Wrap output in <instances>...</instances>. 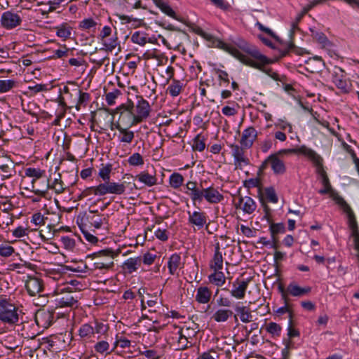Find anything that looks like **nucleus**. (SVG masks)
<instances>
[{
    "label": "nucleus",
    "mask_w": 359,
    "mask_h": 359,
    "mask_svg": "<svg viewBox=\"0 0 359 359\" xmlns=\"http://www.w3.org/2000/svg\"><path fill=\"white\" fill-rule=\"evenodd\" d=\"M23 312L10 298L0 297V322L13 326L18 325Z\"/></svg>",
    "instance_id": "nucleus-2"
},
{
    "label": "nucleus",
    "mask_w": 359,
    "mask_h": 359,
    "mask_svg": "<svg viewBox=\"0 0 359 359\" xmlns=\"http://www.w3.org/2000/svg\"><path fill=\"white\" fill-rule=\"evenodd\" d=\"M257 131L252 126L244 129L240 140V144L250 149L257 137Z\"/></svg>",
    "instance_id": "nucleus-13"
},
{
    "label": "nucleus",
    "mask_w": 359,
    "mask_h": 359,
    "mask_svg": "<svg viewBox=\"0 0 359 359\" xmlns=\"http://www.w3.org/2000/svg\"><path fill=\"white\" fill-rule=\"evenodd\" d=\"M184 193L190 196L194 205H196L197 201L201 198V190L197 187L196 182L189 181L184 186Z\"/></svg>",
    "instance_id": "nucleus-23"
},
{
    "label": "nucleus",
    "mask_w": 359,
    "mask_h": 359,
    "mask_svg": "<svg viewBox=\"0 0 359 359\" xmlns=\"http://www.w3.org/2000/svg\"><path fill=\"white\" fill-rule=\"evenodd\" d=\"M212 292L208 286H200L196 290L195 300L201 304H206L211 299Z\"/></svg>",
    "instance_id": "nucleus-25"
},
{
    "label": "nucleus",
    "mask_w": 359,
    "mask_h": 359,
    "mask_svg": "<svg viewBox=\"0 0 359 359\" xmlns=\"http://www.w3.org/2000/svg\"><path fill=\"white\" fill-rule=\"evenodd\" d=\"M14 252L15 249L11 245L6 243L0 244V256L8 257L11 256Z\"/></svg>",
    "instance_id": "nucleus-62"
},
{
    "label": "nucleus",
    "mask_w": 359,
    "mask_h": 359,
    "mask_svg": "<svg viewBox=\"0 0 359 359\" xmlns=\"http://www.w3.org/2000/svg\"><path fill=\"white\" fill-rule=\"evenodd\" d=\"M233 311L226 309H219L212 315V319L217 323L226 322L231 316Z\"/></svg>",
    "instance_id": "nucleus-36"
},
{
    "label": "nucleus",
    "mask_w": 359,
    "mask_h": 359,
    "mask_svg": "<svg viewBox=\"0 0 359 359\" xmlns=\"http://www.w3.org/2000/svg\"><path fill=\"white\" fill-rule=\"evenodd\" d=\"M137 100L135 105V114L141 123L149 116L151 109L149 102L142 96H137Z\"/></svg>",
    "instance_id": "nucleus-7"
},
{
    "label": "nucleus",
    "mask_w": 359,
    "mask_h": 359,
    "mask_svg": "<svg viewBox=\"0 0 359 359\" xmlns=\"http://www.w3.org/2000/svg\"><path fill=\"white\" fill-rule=\"evenodd\" d=\"M61 244L69 250H73L75 246V240L69 236H62L60 238Z\"/></svg>",
    "instance_id": "nucleus-64"
},
{
    "label": "nucleus",
    "mask_w": 359,
    "mask_h": 359,
    "mask_svg": "<svg viewBox=\"0 0 359 359\" xmlns=\"http://www.w3.org/2000/svg\"><path fill=\"white\" fill-rule=\"evenodd\" d=\"M311 291V287L309 286L300 287L296 282L293 281L288 284L287 286V294L294 297H304Z\"/></svg>",
    "instance_id": "nucleus-19"
},
{
    "label": "nucleus",
    "mask_w": 359,
    "mask_h": 359,
    "mask_svg": "<svg viewBox=\"0 0 359 359\" xmlns=\"http://www.w3.org/2000/svg\"><path fill=\"white\" fill-rule=\"evenodd\" d=\"M217 47L224 50L231 55H232L233 57L237 58L238 60H242L245 62V58L243 57L241 55V52L239 51L237 48L227 44L226 43L224 42L222 40H217Z\"/></svg>",
    "instance_id": "nucleus-32"
},
{
    "label": "nucleus",
    "mask_w": 359,
    "mask_h": 359,
    "mask_svg": "<svg viewBox=\"0 0 359 359\" xmlns=\"http://www.w3.org/2000/svg\"><path fill=\"white\" fill-rule=\"evenodd\" d=\"M60 48L53 51L52 59H62L68 57L72 54V50L69 48L65 44L60 45Z\"/></svg>",
    "instance_id": "nucleus-41"
},
{
    "label": "nucleus",
    "mask_w": 359,
    "mask_h": 359,
    "mask_svg": "<svg viewBox=\"0 0 359 359\" xmlns=\"http://www.w3.org/2000/svg\"><path fill=\"white\" fill-rule=\"evenodd\" d=\"M290 154L302 155L310 160L314 165H320L321 162L323 161V158L320 155H319L315 150L304 144L292 149H282L278 151L272 153V154H276L277 157L280 158L283 155Z\"/></svg>",
    "instance_id": "nucleus-3"
},
{
    "label": "nucleus",
    "mask_w": 359,
    "mask_h": 359,
    "mask_svg": "<svg viewBox=\"0 0 359 359\" xmlns=\"http://www.w3.org/2000/svg\"><path fill=\"white\" fill-rule=\"evenodd\" d=\"M269 165H270L271 170L276 175H281L286 172L284 161L280 157H277L276 154H271L259 165L258 175L264 172Z\"/></svg>",
    "instance_id": "nucleus-6"
},
{
    "label": "nucleus",
    "mask_w": 359,
    "mask_h": 359,
    "mask_svg": "<svg viewBox=\"0 0 359 359\" xmlns=\"http://www.w3.org/2000/svg\"><path fill=\"white\" fill-rule=\"evenodd\" d=\"M298 20L299 19L291 24V28L289 32L290 41L286 43L285 49L282 51V56H285L290 51H293L297 55H303L305 53L304 49L296 47L293 41L294 32L299 29Z\"/></svg>",
    "instance_id": "nucleus-10"
},
{
    "label": "nucleus",
    "mask_w": 359,
    "mask_h": 359,
    "mask_svg": "<svg viewBox=\"0 0 359 359\" xmlns=\"http://www.w3.org/2000/svg\"><path fill=\"white\" fill-rule=\"evenodd\" d=\"M187 214L189 216V223L195 226L197 230L203 229L206 224L207 217L205 212L201 211H188Z\"/></svg>",
    "instance_id": "nucleus-15"
},
{
    "label": "nucleus",
    "mask_w": 359,
    "mask_h": 359,
    "mask_svg": "<svg viewBox=\"0 0 359 359\" xmlns=\"http://www.w3.org/2000/svg\"><path fill=\"white\" fill-rule=\"evenodd\" d=\"M229 147L231 148V156L233 158L243 153H246V150L249 149L248 148H245L242 145H238L236 144H231L229 145Z\"/></svg>",
    "instance_id": "nucleus-59"
},
{
    "label": "nucleus",
    "mask_w": 359,
    "mask_h": 359,
    "mask_svg": "<svg viewBox=\"0 0 359 359\" xmlns=\"http://www.w3.org/2000/svg\"><path fill=\"white\" fill-rule=\"evenodd\" d=\"M109 184L111 194L121 195L125 193L126 187L124 182L118 183L109 180Z\"/></svg>",
    "instance_id": "nucleus-45"
},
{
    "label": "nucleus",
    "mask_w": 359,
    "mask_h": 359,
    "mask_svg": "<svg viewBox=\"0 0 359 359\" xmlns=\"http://www.w3.org/2000/svg\"><path fill=\"white\" fill-rule=\"evenodd\" d=\"M238 46L244 52L247 53L252 57L257 60L255 61L251 57L241 53L242 56L246 59L245 62L242 60H239L242 63L251 67L258 69L274 79H277L276 77L278 75L273 72L271 69L264 67V65L269 64L270 61L265 55L260 53L256 47L248 43L245 41H241L238 44Z\"/></svg>",
    "instance_id": "nucleus-1"
},
{
    "label": "nucleus",
    "mask_w": 359,
    "mask_h": 359,
    "mask_svg": "<svg viewBox=\"0 0 359 359\" xmlns=\"http://www.w3.org/2000/svg\"><path fill=\"white\" fill-rule=\"evenodd\" d=\"M235 311L238 315H239L241 322L248 323L252 320V316L246 306L237 305L235 308Z\"/></svg>",
    "instance_id": "nucleus-40"
},
{
    "label": "nucleus",
    "mask_w": 359,
    "mask_h": 359,
    "mask_svg": "<svg viewBox=\"0 0 359 359\" xmlns=\"http://www.w3.org/2000/svg\"><path fill=\"white\" fill-rule=\"evenodd\" d=\"M104 262H101L100 261L95 260L93 264V267L90 268V273L95 274L97 271H100V273L104 274L113 268L114 263L112 257H108Z\"/></svg>",
    "instance_id": "nucleus-24"
},
{
    "label": "nucleus",
    "mask_w": 359,
    "mask_h": 359,
    "mask_svg": "<svg viewBox=\"0 0 359 359\" xmlns=\"http://www.w3.org/2000/svg\"><path fill=\"white\" fill-rule=\"evenodd\" d=\"M115 128L119 133L118 140L121 143L129 144L133 142L135 137V133L133 131L129 130L130 128H127L126 126L123 127L118 123L115 125Z\"/></svg>",
    "instance_id": "nucleus-21"
},
{
    "label": "nucleus",
    "mask_w": 359,
    "mask_h": 359,
    "mask_svg": "<svg viewBox=\"0 0 359 359\" xmlns=\"http://www.w3.org/2000/svg\"><path fill=\"white\" fill-rule=\"evenodd\" d=\"M56 31V35L64 41L70 38L72 27L67 23H62L54 28Z\"/></svg>",
    "instance_id": "nucleus-35"
},
{
    "label": "nucleus",
    "mask_w": 359,
    "mask_h": 359,
    "mask_svg": "<svg viewBox=\"0 0 359 359\" xmlns=\"http://www.w3.org/2000/svg\"><path fill=\"white\" fill-rule=\"evenodd\" d=\"M86 191L88 194L98 196L111 194L109 181H104L102 183H100L97 186L88 187Z\"/></svg>",
    "instance_id": "nucleus-26"
},
{
    "label": "nucleus",
    "mask_w": 359,
    "mask_h": 359,
    "mask_svg": "<svg viewBox=\"0 0 359 359\" xmlns=\"http://www.w3.org/2000/svg\"><path fill=\"white\" fill-rule=\"evenodd\" d=\"M201 198L200 201H197V203H201L203 198H205L207 202L212 204L218 203L224 200V196L213 187H209L202 189Z\"/></svg>",
    "instance_id": "nucleus-12"
},
{
    "label": "nucleus",
    "mask_w": 359,
    "mask_h": 359,
    "mask_svg": "<svg viewBox=\"0 0 359 359\" xmlns=\"http://www.w3.org/2000/svg\"><path fill=\"white\" fill-rule=\"evenodd\" d=\"M135 178L144 185L151 187L157 184V177L156 174H150L147 171L140 172Z\"/></svg>",
    "instance_id": "nucleus-28"
},
{
    "label": "nucleus",
    "mask_w": 359,
    "mask_h": 359,
    "mask_svg": "<svg viewBox=\"0 0 359 359\" xmlns=\"http://www.w3.org/2000/svg\"><path fill=\"white\" fill-rule=\"evenodd\" d=\"M332 81L342 93H348L349 86L347 80L345 79L344 71L338 67H334L332 73Z\"/></svg>",
    "instance_id": "nucleus-11"
},
{
    "label": "nucleus",
    "mask_w": 359,
    "mask_h": 359,
    "mask_svg": "<svg viewBox=\"0 0 359 359\" xmlns=\"http://www.w3.org/2000/svg\"><path fill=\"white\" fill-rule=\"evenodd\" d=\"M264 194L267 198V200L272 203H276L278 201V198L276 195V191L273 187H266L264 189Z\"/></svg>",
    "instance_id": "nucleus-58"
},
{
    "label": "nucleus",
    "mask_w": 359,
    "mask_h": 359,
    "mask_svg": "<svg viewBox=\"0 0 359 359\" xmlns=\"http://www.w3.org/2000/svg\"><path fill=\"white\" fill-rule=\"evenodd\" d=\"M34 320L39 327L47 329L53 323L54 313L49 310L40 309L36 313Z\"/></svg>",
    "instance_id": "nucleus-9"
},
{
    "label": "nucleus",
    "mask_w": 359,
    "mask_h": 359,
    "mask_svg": "<svg viewBox=\"0 0 359 359\" xmlns=\"http://www.w3.org/2000/svg\"><path fill=\"white\" fill-rule=\"evenodd\" d=\"M92 327L93 329V334H97L99 335L97 338H100L101 335L105 334L109 330L108 324L98 320H95L93 323Z\"/></svg>",
    "instance_id": "nucleus-43"
},
{
    "label": "nucleus",
    "mask_w": 359,
    "mask_h": 359,
    "mask_svg": "<svg viewBox=\"0 0 359 359\" xmlns=\"http://www.w3.org/2000/svg\"><path fill=\"white\" fill-rule=\"evenodd\" d=\"M236 208H241L245 214H252L257 208L255 201L250 196H240Z\"/></svg>",
    "instance_id": "nucleus-17"
},
{
    "label": "nucleus",
    "mask_w": 359,
    "mask_h": 359,
    "mask_svg": "<svg viewBox=\"0 0 359 359\" xmlns=\"http://www.w3.org/2000/svg\"><path fill=\"white\" fill-rule=\"evenodd\" d=\"M141 262V257H130L123 262V269L128 273H132L138 269L140 266Z\"/></svg>",
    "instance_id": "nucleus-31"
},
{
    "label": "nucleus",
    "mask_w": 359,
    "mask_h": 359,
    "mask_svg": "<svg viewBox=\"0 0 359 359\" xmlns=\"http://www.w3.org/2000/svg\"><path fill=\"white\" fill-rule=\"evenodd\" d=\"M87 219L90 225L96 229H101L104 222H107L106 218L102 217L101 215H88Z\"/></svg>",
    "instance_id": "nucleus-48"
},
{
    "label": "nucleus",
    "mask_w": 359,
    "mask_h": 359,
    "mask_svg": "<svg viewBox=\"0 0 359 359\" xmlns=\"http://www.w3.org/2000/svg\"><path fill=\"white\" fill-rule=\"evenodd\" d=\"M184 181V177L179 172H173L169 177L170 186L175 189H179L183 184Z\"/></svg>",
    "instance_id": "nucleus-42"
},
{
    "label": "nucleus",
    "mask_w": 359,
    "mask_h": 359,
    "mask_svg": "<svg viewBox=\"0 0 359 359\" xmlns=\"http://www.w3.org/2000/svg\"><path fill=\"white\" fill-rule=\"evenodd\" d=\"M210 268L213 271L222 270L223 269V257L219 246L215 248L213 258L210 264Z\"/></svg>",
    "instance_id": "nucleus-34"
},
{
    "label": "nucleus",
    "mask_w": 359,
    "mask_h": 359,
    "mask_svg": "<svg viewBox=\"0 0 359 359\" xmlns=\"http://www.w3.org/2000/svg\"><path fill=\"white\" fill-rule=\"evenodd\" d=\"M249 164L250 160L248 158L246 153H243L233 158V165H235V169L242 170L244 166Z\"/></svg>",
    "instance_id": "nucleus-47"
},
{
    "label": "nucleus",
    "mask_w": 359,
    "mask_h": 359,
    "mask_svg": "<svg viewBox=\"0 0 359 359\" xmlns=\"http://www.w3.org/2000/svg\"><path fill=\"white\" fill-rule=\"evenodd\" d=\"M90 94L88 93L82 92L81 90L79 91V100L76 106V109L79 111L80 109V106H86L88 102L90 100Z\"/></svg>",
    "instance_id": "nucleus-60"
},
{
    "label": "nucleus",
    "mask_w": 359,
    "mask_h": 359,
    "mask_svg": "<svg viewBox=\"0 0 359 359\" xmlns=\"http://www.w3.org/2000/svg\"><path fill=\"white\" fill-rule=\"evenodd\" d=\"M248 284L249 280H241L237 287H236V283H233V288L230 291L231 295L238 299H243L245 297Z\"/></svg>",
    "instance_id": "nucleus-27"
},
{
    "label": "nucleus",
    "mask_w": 359,
    "mask_h": 359,
    "mask_svg": "<svg viewBox=\"0 0 359 359\" xmlns=\"http://www.w3.org/2000/svg\"><path fill=\"white\" fill-rule=\"evenodd\" d=\"M131 41L140 46H144L147 42L145 34L140 32H134L131 36Z\"/></svg>",
    "instance_id": "nucleus-56"
},
{
    "label": "nucleus",
    "mask_w": 359,
    "mask_h": 359,
    "mask_svg": "<svg viewBox=\"0 0 359 359\" xmlns=\"http://www.w3.org/2000/svg\"><path fill=\"white\" fill-rule=\"evenodd\" d=\"M79 336L83 340H89L93 337V329L92 327V324L90 323H84L81 325L78 330Z\"/></svg>",
    "instance_id": "nucleus-38"
},
{
    "label": "nucleus",
    "mask_w": 359,
    "mask_h": 359,
    "mask_svg": "<svg viewBox=\"0 0 359 359\" xmlns=\"http://www.w3.org/2000/svg\"><path fill=\"white\" fill-rule=\"evenodd\" d=\"M182 88V84L180 81L173 80L172 83L168 87V92L172 97L180 95Z\"/></svg>",
    "instance_id": "nucleus-50"
},
{
    "label": "nucleus",
    "mask_w": 359,
    "mask_h": 359,
    "mask_svg": "<svg viewBox=\"0 0 359 359\" xmlns=\"http://www.w3.org/2000/svg\"><path fill=\"white\" fill-rule=\"evenodd\" d=\"M94 258L96 261H100L101 262H105L108 257H112L114 258V253L111 250H103L93 254Z\"/></svg>",
    "instance_id": "nucleus-52"
},
{
    "label": "nucleus",
    "mask_w": 359,
    "mask_h": 359,
    "mask_svg": "<svg viewBox=\"0 0 359 359\" xmlns=\"http://www.w3.org/2000/svg\"><path fill=\"white\" fill-rule=\"evenodd\" d=\"M116 113H119V123L127 128H131L138 123L140 121L135 114L134 103L129 100L126 104H122L116 109Z\"/></svg>",
    "instance_id": "nucleus-4"
},
{
    "label": "nucleus",
    "mask_w": 359,
    "mask_h": 359,
    "mask_svg": "<svg viewBox=\"0 0 359 359\" xmlns=\"http://www.w3.org/2000/svg\"><path fill=\"white\" fill-rule=\"evenodd\" d=\"M27 90L31 96H34L39 93L47 92L50 90V88L48 84L35 83L34 85L28 86Z\"/></svg>",
    "instance_id": "nucleus-44"
},
{
    "label": "nucleus",
    "mask_w": 359,
    "mask_h": 359,
    "mask_svg": "<svg viewBox=\"0 0 359 359\" xmlns=\"http://www.w3.org/2000/svg\"><path fill=\"white\" fill-rule=\"evenodd\" d=\"M118 38L116 36L111 37L108 41H104L103 45L104 48H100V50H105L107 51L111 52L117 46Z\"/></svg>",
    "instance_id": "nucleus-63"
},
{
    "label": "nucleus",
    "mask_w": 359,
    "mask_h": 359,
    "mask_svg": "<svg viewBox=\"0 0 359 359\" xmlns=\"http://www.w3.org/2000/svg\"><path fill=\"white\" fill-rule=\"evenodd\" d=\"M55 302L57 307L74 308L77 306L78 297L74 296L72 293L69 292L63 294L61 297H56Z\"/></svg>",
    "instance_id": "nucleus-16"
},
{
    "label": "nucleus",
    "mask_w": 359,
    "mask_h": 359,
    "mask_svg": "<svg viewBox=\"0 0 359 359\" xmlns=\"http://www.w3.org/2000/svg\"><path fill=\"white\" fill-rule=\"evenodd\" d=\"M130 165L140 166L144 164L143 157L139 153H134L128 159Z\"/></svg>",
    "instance_id": "nucleus-57"
},
{
    "label": "nucleus",
    "mask_w": 359,
    "mask_h": 359,
    "mask_svg": "<svg viewBox=\"0 0 359 359\" xmlns=\"http://www.w3.org/2000/svg\"><path fill=\"white\" fill-rule=\"evenodd\" d=\"M152 1L164 14L177 21H180V18L177 16L176 13L167 2L163 0H152Z\"/></svg>",
    "instance_id": "nucleus-30"
},
{
    "label": "nucleus",
    "mask_w": 359,
    "mask_h": 359,
    "mask_svg": "<svg viewBox=\"0 0 359 359\" xmlns=\"http://www.w3.org/2000/svg\"><path fill=\"white\" fill-rule=\"evenodd\" d=\"M269 230L273 241L272 248H276V235L278 233H283L285 231V227L283 223H272L269 226Z\"/></svg>",
    "instance_id": "nucleus-37"
},
{
    "label": "nucleus",
    "mask_w": 359,
    "mask_h": 359,
    "mask_svg": "<svg viewBox=\"0 0 359 359\" xmlns=\"http://www.w3.org/2000/svg\"><path fill=\"white\" fill-rule=\"evenodd\" d=\"M304 69L310 73L321 72L325 67V64L323 59L319 56L309 57L304 62Z\"/></svg>",
    "instance_id": "nucleus-14"
},
{
    "label": "nucleus",
    "mask_w": 359,
    "mask_h": 359,
    "mask_svg": "<svg viewBox=\"0 0 359 359\" xmlns=\"http://www.w3.org/2000/svg\"><path fill=\"white\" fill-rule=\"evenodd\" d=\"M58 175L59 177H60V175L59 174ZM53 189L55 192L57 194L62 193L65 190V187H63V182L60 180V178H55L51 185L49 184V180H48L46 189Z\"/></svg>",
    "instance_id": "nucleus-49"
},
{
    "label": "nucleus",
    "mask_w": 359,
    "mask_h": 359,
    "mask_svg": "<svg viewBox=\"0 0 359 359\" xmlns=\"http://www.w3.org/2000/svg\"><path fill=\"white\" fill-rule=\"evenodd\" d=\"M340 208L347 214L348 217V224L349 228L351 229V235L358 233L359 229L358 226L357 221L354 215L353 211L352 210L350 205L345 201V205H338Z\"/></svg>",
    "instance_id": "nucleus-22"
},
{
    "label": "nucleus",
    "mask_w": 359,
    "mask_h": 359,
    "mask_svg": "<svg viewBox=\"0 0 359 359\" xmlns=\"http://www.w3.org/2000/svg\"><path fill=\"white\" fill-rule=\"evenodd\" d=\"M45 174V170L35 168H27L25 170L26 177H32L35 179L41 178Z\"/></svg>",
    "instance_id": "nucleus-53"
},
{
    "label": "nucleus",
    "mask_w": 359,
    "mask_h": 359,
    "mask_svg": "<svg viewBox=\"0 0 359 359\" xmlns=\"http://www.w3.org/2000/svg\"><path fill=\"white\" fill-rule=\"evenodd\" d=\"M323 161L321 162L320 165H316L317 167V171L321 176V183L323 185V188L318 191V193L321 195L330 194V198L337 205H345L344 198L341 196L339 193L334 190L330 182V180L326 174V172L323 170Z\"/></svg>",
    "instance_id": "nucleus-5"
},
{
    "label": "nucleus",
    "mask_w": 359,
    "mask_h": 359,
    "mask_svg": "<svg viewBox=\"0 0 359 359\" xmlns=\"http://www.w3.org/2000/svg\"><path fill=\"white\" fill-rule=\"evenodd\" d=\"M112 170V165L107 163L105 165L102 164V167L100 168L98 172V176L102 180V181L110 180V174Z\"/></svg>",
    "instance_id": "nucleus-46"
},
{
    "label": "nucleus",
    "mask_w": 359,
    "mask_h": 359,
    "mask_svg": "<svg viewBox=\"0 0 359 359\" xmlns=\"http://www.w3.org/2000/svg\"><path fill=\"white\" fill-rule=\"evenodd\" d=\"M8 163L0 164V170L3 172L2 176L4 179H8L13 176V173L15 172L13 163L12 161L8 159Z\"/></svg>",
    "instance_id": "nucleus-39"
},
{
    "label": "nucleus",
    "mask_w": 359,
    "mask_h": 359,
    "mask_svg": "<svg viewBox=\"0 0 359 359\" xmlns=\"http://www.w3.org/2000/svg\"><path fill=\"white\" fill-rule=\"evenodd\" d=\"M15 86V81L14 80H0V93H7Z\"/></svg>",
    "instance_id": "nucleus-54"
},
{
    "label": "nucleus",
    "mask_w": 359,
    "mask_h": 359,
    "mask_svg": "<svg viewBox=\"0 0 359 359\" xmlns=\"http://www.w3.org/2000/svg\"><path fill=\"white\" fill-rule=\"evenodd\" d=\"M152 1L164 14L177 21H180V18L177 16L176 13L167 2L163 0H152Z\"/></svg>",
    "instance_id": "nucleus-29"
},
{
    "label": "nucleus",
    "mask_w": 359,
    "mask_h": 359,
    "mask_svg": "<svg viewBox=\"0 0 359 359\" xmlns=\"http://www.w3.org/2000/svg\"><path fill=\"white\" fill-rule=\"evenodd\" d=\"M121 95V92L118 89H114L111 92H109L106 94L105 100L108 105L112 106L115 104L116 99Z\"/></svg>",
    "instance_id": "nucleus-55"
},
{
    "label": "nucleus",
    "mask_w": 359,
    "mask_h": 359,
    "mask_svg": "<svg viewBox=\"0 0 359 359\" xmlns=\"http://www.w3.org/2000/svg\"><path fill=\"white\" fill-rule=\"evenodd\" d=\"M284 302L285 305L278 308L276 311H274V312L278 316H282L285 313H288L289 320H292L293 312L288 306L287 300H284Z\"/></svg>",
    "instance_id": "nucleus-61"
},
{
    "label": "nucleus",
    "mask_w": 359,
    "mask_h": 359,
    "mask_svg": "<svg viewBox=\"0 0 359 359\" xmlns=\"http://www.w3.org/2000/svg\"><path fill=\"white\" fill-rule=\"evenodd\" d=\"M22 22L21 17L11 11L4 12L1 17V24L6 29H12L19 26Z\"/></svg>",
    "instance_id": "nucleus-8"
},
{
    "label": "nucleus",
    "mask_w": 359,
    "mask_h": 359,
    "mask_svg": "<svg viewBox=\"0 0 359 359\" xmlns=\"http://www.w3.org/2000/svg\"><path fill=\"white\" fill-rule=\"evenodd\" d=\"M167 266L170 275L178 274V269L184 267L180 255L176 252L171 255L168 258Z\"/></svg>",
    "instance_id": "nucleus-20"
},
{
    "label": "nucleus",
    "mask_w": 359,
    "mask_h": 359,
    "mask_svg": "<svg viewBox=\"0 0 359 359\" xmlns=\"http://www.w3.org/2000/svg\"><path fill=\"white\" fill-rule=\"evenodd\" d=\"M208 278L210 283L217 287L223 286L226 283L225 275L221 270L214 271L213 273L208 276Z\"/></svg>",
    "instance_id": "nucleus-33"
},
{
    "label": "nucleus",
    "mask_w": 359,
    "mask_h": 359,
    "mask_svg": "<svg viewBox=\"0 0 359 359\" xmlns=\"http://www.w3.org/2000/svg\"><path fill=\"white\" fill-rule=\"evenodd\" d=\"M266 330L272 337H278L280 336L282 327L279 324L271 322L267 325Z\"/></svg>",
    "instance_id": "nucleus-51"
},
{
    "label": "nucleus",
    "mask_w": 359,
    "mask_h": 359,
    "mask_svg": "<svg viewBox=\"0 0 359 359\" xmlns=\"http://www.w3.org/2000/svg\"><path fill=\"white\" fill-rule=\"evenodd\" d=\"M25 287L30 296L39 294L43 289L42 280L36 277H29L25 283Z\"/></svg>",
    "instance_id": "nucleus-18"
}]
</instances>
